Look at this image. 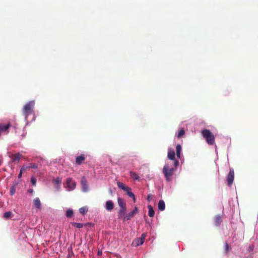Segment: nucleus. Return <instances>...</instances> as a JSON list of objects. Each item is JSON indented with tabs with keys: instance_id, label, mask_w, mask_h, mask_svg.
Wrapping results in <instances>:
<instances>
[{
	"instance_id": "1",
	"label": "nucleus",
	"mask_w": 258,
	"mask_h": 258,
	"mask_svg": "<svg viewBox=\"0 0 258 258\" xmlns=\"http://www.w3.org/2000/svg\"><path fill=\"white\" fill-rule=\"evenodd\" d=\"M35 105V101L34 100H31L27 102L24 105L22 109L23 115L24 116L27 125L29 124L28 119L29 115H33L32 121H35L36 119V115L34 112Z\"/></svg>"
},
{
	"instance_id": "2",
	"label": "nucleus",
	"mask_w": 258,
	"mask_h": 258,
	"mask_svg": "<svg viewBox=\"0 0 258 258\" xmlns=\"http://www.w3.org/2000/svg\"><path fill=\"white\" fill-rule=\"evenodd\" d=\"M179 163L178 160H175L173 163L174 167H170L171 164L169 163H165L163 168V173L167 181L172 180V176L173 175L174 172L176 170L177 167L178 166Z\"/></svg>"
},
{
	"instance_id": "3",
	"label": "nucleus",
	"mask_w": 258,
	"mask_h": 258,
	"mask_svg": "<svg viewBox=\"0 0 258 258\" xmlns=\"http://www.w3.org/2000/svg\"><path fill=\"white\" fill-rule=\"evenodd\" d=\"M201 134L208 145H213L215 144L214 135L209 130L204 129L201 131Z\"/></svg>"
},
{
	"instance_id": "4",
	"label": "nucleus",
	"mask_w": 258,
	"mask_h": 258,
	"mask_svg": "<svg viewBox=\"0 0 258 258\" xmlns=\"http://www.w3.org/2000/svg\"><path fill=\"white\" fill-rule=\"evenodd\" d=\"M11 126L10 123H0V137L2 135H7L9 132V128Z\"/></svg>"
},
{
	"instance_id": "5",
	"label": "nucleus",
	"mask_w": 258,
	"mask_h": 258,
	"mask_svg": "<svg viewBox=\"0 0 258 258\" xmlns=\"http://www.w3.org/2000/svg\"><path fill=\"white\" fill-rule=\"evenodd\" d=\"M146 237V234L143 233L141 237L139 238H136L132 243L133 245L135 246H138L139 245H142L144 241L145 238Z\"/></svg>"
},
{
	"instance_id": "6",
	"label": "nucleus",
	"mask_w": 258,
	"mask_h": 258,
	"mask_svg": "<svg viewBox=\"0 0 258 258\" xmlns=\"http://www.w3.org/2000/svg\"><path fill=\"white\" fill-rule=\"evenodd\" d=\"M226 178L228 186H231L232 184L234 179V171L232 168L230 169L229 172Z\"/></svg>"
},
{
	"instance_id": "7",
	"label": "nucleus",
	"mask_w": 258,
	"mask_h": 258,
	"mask_svg": "<svg viewBox=\"0 0 258 258\" xmlns=\"http://www.w3.org/2000/svg\"><path fill=\"white\" fill-rule=\"evenodd\" d=\"M66 187L69 191L72 190L76 187V183L71 178H68L66 181Z\"/></svg>"
},
{
	"instance_id": "8",
	"label": "nucleus",
	"mask_w": 258,
	"mask_h": 258,
	"mask_svg": "<svg viewBox=\"0 0 258 258\" xmlns=\"http://www.w3.org/2000/svg\"><path fill=\"white\" fill-rule=\"evenodd\" d=\"M81 184L82 186V190L86 192L89 191V186L87 183V181L85 177L83 176L81 179Z\"/></svg>"
},
{
	"instance_id": "9",
	"label": "nucleus",
	"mask_w": 258,
	"mask_h": 258,
	"mask_svg": "<svg viewBox=\"0 0 258 258\" xmlns=\"http://www.w3.org/2000/svg\"><path fill=\"white\" fill-rule=\"evenodd\" d=\"M38 168V166L35 163H29L28 164H24L22 166V170H28L30 168L36 169Z\"/></svg>"
},
{
	"instance_id": "10",
	"label": "nucleus",
	"mask_w": 258,
	"mask_h": 258,
	"mask_svg": "<svg viewBox=\"0 0 258 258\" xmlns=\"http://www.w3.org/2000/svg\"><path fill=\"white\" fill-rule=\"evenodd\" d=\"M114 207V203L111 200H108L106 202L105 205V209L107 211H112Z\"/></svg>"
},
{
	"instance_id": "11",
	"label": "nucleus",
	"mask_w": 258,
	"mask_h": 258,
	"mask_svg": "<svg viewBox=\"0 0 258 258\" xmlns=\"http://www.w3.org/2000/svg\"><path fill=\"white\" fill-rule=\"evenodd\" d=\"M167 157L171 160H173L174 161L176 160L175 159V152L173 149L168 148Z\"/></svg>"
},
{
	"instance_id": "12",
	"label": "nucleus",
	"mask_w": 258,
	"mask_h": 258,
	"mask_svg": "<svg viewBox=\"0 0 258 258\" xmlns=\"http://www.w3.org/2000/svg\"><path fill=\"white\" fill-rule=\"evenodd\" d=\"M85 160V156L84 154H81L80 156H78L76 158V164L77 165H81Z\"/></svg>"
},
{
	"instance_id": "13",
	"label": "nucleus",
	"mask_w": 258,
	"mask_h": 258,
	"mask_svg": "<svg viewBox=\"0 0 258 258\" xmlns=\"http://www.w3.org/2000/svg\"><path fill=\"white\" fill-rule=\"evenodd\" d=\"M52 183L53 184L56 185V188L57 190H59L60 189V186L61 183V178L57 177L56 178L53 179Z\"/></svg>"
},
{
	"instance_id": "14",
	"label": "nucleus",
	"mask_w": 258,
	"mask_h": 258,
	"mask_svg": "<svg viewBox=\"0 0 258 258\" xmlns=\"http://www.w3.org/2000/svg\"><path fill=\"white\" fill-rule=\"evenodd\" d=\"M21 156L20 154L18 153L15 154H10L9 157L13 162H16L19 161Z\"/></svg>"
},
{
	"instance_id": "15",
	"label": "nucleus",
	"mask_w": 258,
	"mask_h": 258,
	"mask_svg": "<svg viewBox=\"0 0 258 258\" xmlns=\"http://www.w3.org/2000/svg\"><path fill=\"white\" fill-rule=\"evenodd\" d=\"M126 211V208H120L119 211L117 213V216L118 218L121 219L123 218V220H124V216H125V214Z\"/></svg>"
},
{
	"instance_id": "16",
	"label": "nucleus",
	"mask_w": 258,
	"mask_h": 258,
	"mask_svg": "<svg viewBox=\"0 0 258 258\" xmlns=\"http://www.w3.org/2000/svg\"><path fill=\"white\" fill-rule=\"evenodd\" d=\"M127 189L124 191L126 192V194L130 198H133L134 202L136 201L135 196L134 194L132 191V188L130 187H127Z\"/></svg>"
},
{
	"instance_id": "17",
	"label": "nucleus",
	"mask_w": 258,
	"mask_h": 258,
	"mask_svg": "<svg viewBox=\"0 0 258 258\" xmlns=\"http://www.w3.org/2000/svg\"><path fill=\"white\" fill-rule=\"evenodd\" d=\"M185 134V130L183 128H180V130L175 134V137L177 139H180L183 138Z\"/></svg>"
},
{
	"instance_id": "18",
	"label": "nucleus",
	"mask_w": 258,
	"mask_h": 258,
	"mask_svg": "<svg viewBox=\"0 0 258 258\" xmlns=\"http://www.w3.org/2000/svg\"><path fill=\"white\" fill-rule=\"evenodd\" d=\"M33 204L35 207L37 209H41V204L39 198H36L33 200Z\"/></svg>"
},
{
	"instance_id": "19",
	"label": "nucleus",
	"mask_w": 258,
	"mask_h": 258,
	"mask_svg": "<svg viewBox=\"0 0 258 258\" xmlns=\"http://www.w3.org/2000/svg\"><path fill=\"white\" fill-rule=\"evenodd\" d=\"M158 208L159 211H163L165 209V204L163 200H160L158 203Z\"/></svg>"
},
{
	"instance_id": "20",
	"label": "nucleus",
	"mask_w": 258,
	"mask_h": 258,
	"mask_svg": "<svg viewBox=\"0 0 258 258\" xmlns=\"http://www.w3.org/2000/svg\"><path fill=\"white\" fill-rule=\"evenodd\" d=\"M215 224L217 226H219L222 222V217L220 215H217L215 217Z\"/></svg>"
},
{
	"instance_id": "21",
	"label": "nucleus",
	"mask_w": 258,
	"mask_h": 258,
	"mask_svg": "<svg viewBox=\"0 0 258 258\" xmlns=\"http://www.w3.org/2000/svg\"><path fill=\"white\" fill-rule=\"evenodd\" d=\"M147 207L148 209L149 216L150 217H154V216L155 215V212H154L153 207L151 205H148Z\"/></svg>"
},
{
	"instance_id": "22",
	"label": "nucleus",
	"mask_w": 258,
	"mask_h": 258,
	"mask_svg": "<svg viewBox=\"0 0 258 258\" xmlns=\"http://www.w3.org/2000/svg\"><path fill=\"white\" fill-rule=\"evenodd\" d=\"M130 175L134 180L139 181L140 179V177L135 172L130 171Z\"/></svg>"
},
{
	"instance_id": "23",
	"label": "nucleus",
	"mask_w": 258,
	"mask_h": 258,
	"mask_svg": "<svg viewBox=\"0 0 258 258\" xmlns=\"http://www.w3.org/2000/svg\"><path fill=\"white\" fill-rule=\"evenodd\" d=\"M176 156L178 158H180L181 152L182 150L181 146L179 144L177 145L176 147Z\"/></svg>"
},
{
	"instance_id": "24",
	"label": "nucleus",
	"mask_w": 258,
	"mask_h": 258,
	"mask_svg": "<svg viewBox=\"0 0 258 258\" xmlns=\"http://www.w3.org/2000/svg\"><path fill=\"white\" fill-rule=\"evenodd\" d=\"M117 202H118V205L120 208H126L125 203L122 199H121V198H119V197L118 198Z\"/></svg>"
},
{
	"instance_id": "25",
	"label": "nucleus",
	"mask_w": 258,
	"mask_h": 258,
	"mask_svg": "<svg viewBox=\"0 0 258 258\" xmlns=\"http://www.w3.org/2000/svg\"><path fill=\"white\" fill-rule=\"evenodd\" d=\"M135 215L134 213L132 211L127 213L124 216V221H128Z\"/></svg>"
},
{
	"instance_id": "26",
	"label": "nucleus",
	"mask_w": 258,
	"mask_h": 258,
	"mask_svg": "<svg viewBox=\"0 0 258 258\" xmlns=\"http://www.w3.org/2000/svg\"><path fill=\"white\" fill-rule=\"evenodd\" d=\"M88 211V208L87 206H84L79 209V212L83 215H85Z\"/></svg>"
},
{
	"instance_id": "27",
	"label": "nucleus",
	"mask_w": 258,
	"mask_h": 258,
	"mask_svg": "<svg viewBox=\"0 0 258 258\" xmlns=\"http://www.w3.org/2000/svg\"><path fill=\"white\" fill-rule=\"evenodd\" d=\"M74 212L72 209H68L66 212V216L67 218H71L73 216Z\"/></svg>"
},
{
	"instance_id": "28",
	"label": "nucleus",
	"mask_w": 258,
	"mask_h": 258,
	"mask_svg": "<svg viewBox=\"0 0 258 258\" xmlns=\"http://www.w3.org/2000/svg\"><path fill=\"white\" fill-rule=\"evenodd\" d=\"M117 186L119 188L122 189L123 190L126 189V188L128 187L127 186H126L124 184L121 182H117Z\"/></svg>"
},
{
	"instance_id": "29",
	"label": "nucleus",
	"mask_w": 258,
	"mask_h": 258,
	"mask_svg": "<svg viewBox=\"0 0 258 258\" xmlns=\"http://www.w3.org/2000/svg\"><path fill=\"white\" fill-rule=\"evenodd\" d=\"M16 185V184H15L10 187V192L11 196H13L15 194Z\"/></svg>"
},
{
	"instance_id": "30",
	"label": "nucleus",
	"mask_w": 258,
	"mask_h": 258,
	"mask_svg": "<svg viewBox=\"0 0 258 258\" xmlns=\"http://www.w3.org/2000/svg\"><path fill=\"white\" fill-rule=\"evenodd\" d=\"M73 226L77 227V228H81L83 226V224L80 223H77V222H73L72 223Z\"/></svg>"
},
{
	"instance_id": "31",
	"label": "nucleus",
	"mask_w": 258,
	"mask_h": 258,
	"mask_svg": "<svg viewBox=\"0 0 258 258\" xmlns=\"http://www.w3.org/2000/svg\"><path fill=\"white\" fill-rule=\"evenodd\" d=\"M230 247H229L228 244L226 242L224 244V253L227 254L228 251L230 250Z\"/></svg>"
},
{
	"instance_id": "32",
	"label": "nucleus",
	"mask_w": 258,
	"mask_h": 258,
	"mask_svg": "<svg viewBox=\"0 0 258 258\" xmlns=\"http://www.w3.org/2000/svg\"><path fill=\"white\" fill-rule=\"evenodd\" d=\"M12 214V212L10 211L6 212L4 213L3 217L5 219H9L11 217Z\"/></svg>"
},
{
	"instance_id": "33",
	"label": "nucleus",
	"mask_w": 258,
	"mask_h": 258,
	"mask_svg": "<svg viewBox=\"0 0 258 258\" xmlns=\"http://www.w3.org/2000/svg\"><path fill=\"white\" fill-rule=\"evenodd\" d=\"M31 183L32 184L35 186L36 185V182H37V180H36V178L34 177H31Z\"/></svg>"
},
{
	"instance_id": "34",
	"label": "nucleus",
	"mask_w": 258,
	"mask_h": 258,
	"mask_svg": "<svg viewBox=\"0 0 258 258\" xmlns=\"http://www.w3.org/2000/svg\"><path fill=\"white\" fill-rule=\"evenodd\" d=\"M254 246L253 244H250L249 245L247 250L249 251V252H251L254 250Z\"/></svg>"
},
{
	"instance_id": "35",
	"label": "nucleus",
	"mask_w": 258,
	"mask_h": 258,
	"mask_svg": "<svg viewBox=\"0 0 258 258\" xmlns=\"http://www.w3.org/2000/svg\"><path fill=\"white\" fill-rule=\"evenodd\" d=\"M25 171V170H22V167L21 168V169H20V172H19V174H18V178H21L22 175V173H23V171Z\"/></svg>"
},
{
	"instance_id": "36",
	"label": "nucleus",
	"mask_w": 258,
	"mask_h": 258,
	"mask_svg": "<svg viewBox=\"0 0 258 258\" xmlns=\"http://www.w3.org/2000/svg\"><path fill=\"white\" fill-rule=\"evenodd\" d=\"M138 211L139 209L136 206L132 212H133L135 215H136L138 212Z\"/></svg>"
},
{
	"instance_id": "37",
	"label": "nucleus",
	"mask_w": 258,
	"mask_h": 258,
	"mask_svg": "<svg viewBox=\"0 0 258 258\" xmlns=\"http://www.w3.org/2000/svg\"><path fill=\"white\" fill-rule=\"evenodd\" d=\"M152 195L151 194H149L147 196V200L148 201V202H150V200H151V197H152Z\"/></svg>"
},
{
	"instance_id": "38",
	"label": "nucleus",
	"mask_w": 258,
	"mask_h": 258,
	"mask_svg": "<svg viewBox=\"0 0 258 258\" xmlns=\"http://www.w3.org/2000/svg\"><path fill=\"white\" fill-rule=\"evenodd\" d=\"M33 189L32 188H29L28 189V192L29 193H30V194H32L33 192Z\"/></svg>"
},
{
	"instance_id": "39",
	"label": "nucleus",
	"mask_w": 258,
	"mask_h": 258,
	"mask_svg": "<svg viewBox=\"0 0 258 258\" xmlns=\"http://www.w3.org/2000/svg\"><path fill=\"white\" fill-rule=\"evenodd\" d=\"M66 258H72V256L70 254H68L66 257Z\"/></svg>"
},
{
	"instance_id": "40",
	"label": "nucleus",
	"mask_w": 258,
	"mask_h": 258,
	"mask_svg": "<svg viewBox=\"0 0 258 258\" xmlns=\"http://www.w3.org/2000/svg\"><path fill=\"white\" fill-rule=\"evenodd\" d=\"M101 253H102L101 251H98V255L101 254Z\"/></svg>"
},
{
	"instance_id": "41",
	"label": "nucleus",
	"mask_w": 258,
	"mask_h": 258,
	"mask_svg": "<svg viewBox=\"0 0 258 258\" xmlns=\"http://www.w3.org/2000/svg\"><path fill=\"white\" fill-rule=\"evenodd\" d=\"M216 147V151H217V146H215Z\"/></svg>"
}]
</instances>
